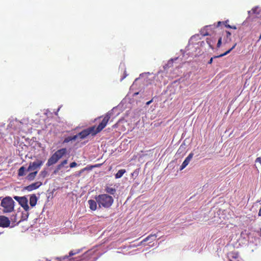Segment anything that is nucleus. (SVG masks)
<instances>
[{"label":"nucleus","instance_id":"nucleus-53","mask_svg":"<svg viewBox=\"0 0 261 261\" xmlns=\"http://www.w3.org/2000/svg\"><path fill=\"white\" fill-rule=\"evenodd\" d=\"M114 109H115V108H113V109H112L111 111L112 112Z\"/></svg>","mask_w":261,"mask_h":261},{"label":"nucleus","instance_id":"nucleus-23","mask_svg":"<svg viewBox=\"0 0 261 261\" xmlns=\"http://www.w3.org/2000/svg\"><path fill=\"white\" fill-rule=\"evenodd\" d=\"M5 123H0V138L3 137L5 135L4 133L3 132V130L5 128Z\"/></svg>","mask_w":261,"mask_h":261},{"label":"nucleus","instance_id":"nucleus-30","mask_svg":"<svg viewBox=\"0 0 261 261\" xmlns=\"http://www.w3.org/2000/svg\"><path fill=\"white\" fill-rule=\"evenodd\" d=\"M221 43H222V38H220L218 40V43L217 44V47H220L221 45Z\"/></svg>","mask_w":261,"mask_h":261},{"label":"nucleus","instance_id":"nucleus-8","mask_svg":"<svg viewBox=\"0 0 261 261\" xmlns=\"http://www.w3.org/2000/svg\"><path fill=\"white\" fill-rule=\"evenodd\" d=\"M80 251V249L75 250H71L69 253V255H65L63 257H58L57 259L58 261H62V260H65V259H68L69 260L71 259V258H69V257H71L74 255H75L79 253Z\"/></svg>","mask_w":261,"mask_h":261},{"label":"nucleus","instance_id":"nucleus-17","mask_svg":"<svg viewBox=\"0 0 261 261\" xmlns=\"http://www.w3.org/2000/svg\"><path fill=\"white\" fill-rule=\"evenodd\" d=\"M25 172H28L27 169H26L24 166H22L18 171V175L19 176H22L25 174Z\"/></svg>","mask_w":261,"mask_h":261},{"label":"nucleus","instance_id":"nucleus-40","mask_svg":"<svg viewBox=\"0 0 261 261\" xmlns=\"http://www.w3.org/2000/svg\"><path fill=\"white\" fill-rule=\"evenodd\" d=\"M11 220L14 222H16V216H14V218H11Z\"/></svg>","mask_w":261,"mask_h":261},{"label":"nucleus","instance_id":"nucleus-16","mask_svg":"<svg viewBox=\"0 0 261 261\" xmlns=\"http://www.w3.org/2000/svg\"><path fill=\"white\" fill-rule=\"evenodd\" d=\"M38 173V171H32V172H31L30 173H29L27 176V177H25V179L29 180V181H32L33 180L37 174Z\"/></svg>","mask_w":261,"mask_h":261},{"label":"nucleus","instance_id":"nucleus-2","mask_svg":"<svg viewBox=\"0 0 261 261\" xmlns=\"http://www.w3.org/2000/svg\"><path fill=\"white\" fill-rule=\"evenodd\" d=\"M15 202L10 197H6L1 201V205L3 207L4 213H10L14 210Z\"/></svg>","mask_w":261,"mask_h":261},{"label":"nucleus","instance_id":"nucleus-13","mask_svg":"<svg viewBox=\"0 0 261 261\" xmlns=\"http://www.w3.org/2000/svg\"><path fill=\"white\" fill-rule=\"evenodd\" d=\"M37 200L38 198L35 194H33L30 195L29 203L31 207H33L36 205Z\"/></svg>","mask_w":261,"mask_h":261},{"label":"nucleus","instance_id":"nucleus-6","mask_svg":"<svg viewBox=\"0 0 261 261\" xmlns=\"http://www.w3.org/2000/svg\"><path fill=\"white\" fill-rule=\"evenodd\" d=\"M43 161L41 160H37L33 162H31L27 168L28 171H35V170L39 169L43 164Z\"/></svg>","mask_w":261,"mask_h":261},{"label":"nucleus","instance_id":"nucleus-35","mask_svg":"<svg viewBox=\"0 0 261 261\" xmlns=\"http://www.w3.org/2000/svg\"><path fill=\"white\" fill-rule=\"evenodd\" d=\"M63 167V166L61 165V164H59L57 166V170H60Z\"/></svg>","mask_w":261,"mask_h":261},{"label":"nucleus","instance_id":"nucleus-26","mask_svg":"<svg viewBox=\"0 0 261 261\" xmlns=\"http://www.w3.org/2000/svg\"><path fill=\"white\" fill-rule=\"evenodd\" d=\"M72 137L71 136H69V137H66L64 140V143H68L70 141H73L72 140Z\"/></svg>","mask_w":261,"mask_h":261},{"label":"nucleus","instance_id":"nucleus-48","mask_svg":"<svg viewBox=\"0 0 261 261\" xmlns=\"http://www.w3.org/2000/svg\"><path fill=\"white\" fill-rule=\"evenodd\" d=\"M59 170H57V169L56 168V170L54 171V173L56 174Z\"/></svg>","mask_w":261,"mask_h":261},{"label":"nucleus","instance_id":"nucleus-52","mask_svg":"<svg viewBox=\"0 0 261 261\" xmlns=\"http://www.w3.org/2000/svg\"><path fill=\"white\" fill-rule=\"evenodd\" d=\"M120 66H124V64H120Z\"/></svg>","mask_w":261,"mask_h":261},{"label":"nucleus","instance_id":"nucleus-50","mask_svg":"<svg viewBox=\"0 0 261 261\" xmlns=\"http://www.w3.org/2000/svg\"><path fill=\"white\" fill-rule=\"evenodd\" d=\"M221 21H219V22H218V25H217V27L220 26V25L221 24Z\"/></svg>","mask_w":261,"mask_h":261},{"label":"nucleus","instance_id":"nucleus-42","mask_svg":"<svg viewBox=\"0 0 261 261\" xmlns=\"http://www.w3.org/2000/svg\"><path fill=\"white\" fill-rule=\"evenodd\" d=\"M258 215L259 216H261V206H260V208L259 210V212H258Z\"/></svg>","mask_w":261,"mask_h":261},{"label":"nucleus","instance_id":"nucleus-54","mask_svg":"<svg viewBox=\"0 0 261 261\" xmlns=\"http://www.w3.org/2000/svg\"><path fill=\"white\" fill-rule=\"evenodd\" d=\"M46 261H51V260H48L46 259Z\"/></svg>","mask_w":261,"mask_h":261},{"label":"nucleus","instance_id":"nucleus-41","mask_svg":"<svg viewBox=\"0 0 261 261\" xmlns=\"http://www.w3.org/2000/svg\"><path fill=\"white\" fill-rule=\"evenodd\" d=\"M236 45H237V43H235V44L232 46V47L231 48H230L229 49H231V51L233 48H234V47H236Z\"/></svg>","mask_w":261,"mask_h":261},{"label":"nucleus","instance_id":"nucleus-10","mask_svg":"<svg viewBox=\"0 0 261 261\" xmlns=\"http://www.w3.org/2000/svg\"><path fill=\"white\" fill-rule=\"evenodd\" d=\"M10 224V221L9 219L4 216H0V226L1 227H8Z\"/></svg>","mask_w":261,"mask_h":261},{"label":"nucleus","instance_id":"nucleus-39","mask_svg":"<svg viewBox=\"0 0 261 261\" xmlns=\"http://www.w3.org/2000/svg\"><path fill=\"white\" fill-rule=\"evenodd\" d=\"M152 99H151V100H150V101H147V102H146V105H150V104L152 102Z\"/></svg>","mask_w":261,"mask_h":261},{"label":"nucleus","instance_id":"nucleus-38","mask_svg":"<svg viewBox=\"0 0 261 261\" xmlns=\"http://www.w3.org/2000/svg\"><path fill=\"white\" fill-rule=\"evenodd\" d=\"M213 58H211V59L208 62V64H212L213 62Z\"/></svg>","mask_w":261,"mask_h":261},{"label":"nucleus","instance_id":"nucleus-11","mask_svg":"<svg viewBox=\"0 0 261 261\" xmlns=\"http://www.w3.org/2000/svg\"><path fill=\"white\" fill-rule=\"evenodd\" d=\"M21 124V122L17 121L16 119L10 120L8 126L9 128L17 129V127H19Z\"/></svg>","mask_w":261,"mask_h":261},{"label":"nucleus","instance_id":"nucleus-37","mask_svg":"<svg viewBox=\"0 0 261 261\" xmlns=\"http://www.w3.org/2000/svg\"><path fill=\"white\" fill-rule=\"evenodd\" d=\"M226 34H227V37L230 36V35H231V33L228 31H226Z\"/></svg>","mask_w":261,"mask_h":261},{"label":"nucleus","instance_id":"nucleus-1","mask_svg":"<svg viewBox=\"0 0 261 261\" xmlns=\"http://www.w3.org/2000/svg\"><path fill=\"white\" fill-rule=\"evenodd\" d=\"M95 200L97 202L99 207L109 208L114 202L113 197L106 194L96 196Z\"/></svg>","mask_w":261,"mask_h":261},{"label":"nucleus","instance_id":"nucleus-33","mask_svg":"<svg viewBox=\"0 0 261 261\" xmlns=\"http://www.w3.org/2000/svg\"><path fill=\"white\" fill-rule=\"evenodd\" d=\"M67 163H68L67 160H65L63 161H62L60 164L63 167L65 165L67 164Z\"/></svg>","mask_w":261,"mask_h":261},{"label":"nucleus","instance_id":"nucleus-9","mask_svg":"<svg viewBox=\"0 0 261 261\" xmlns=\"http://www.w3.org/2000/svg\"><path fill=\"white\" fill-rule=\"evenodd\" d=\"M194 155V153L192 152H191L188 156L186 158V159L184 160L183 163H182L180 167V170H183L185 168L187 167V166L189 164L190 162L193 158V156Z\"/></svg>","mask_w":261,"mask_h":261},{"label":"nucleus","instance_id":"nucleus-3","mask_svg":"<svg viewBox=\"0 0 261 261\" xmlns=\"http://www.w3.org/2000/svg\"><path fill=\"white\" fill-rule=\"evenodd\" d=\"M13 198L25 211H29L30 207L28 205V199L26 196L19 197L15 196Z\"/></svg>","mask_w":261,"mask_h":261},{"label":"nucleus","instance_id":"nucleus-25","mask_svg":"<svg viewBox=\"0 0 261 261\" xmlns=\"http://www.w3.org/2000/svg\"><path fill=\"white\" fill-rule=\"evenodd\" d=\"M231 51V49H228L227 51H226V52H225L224 53L222 54H221L219 56H216L214 58H220V57H222L226 55H227L228 54H229L230 52Z\"/></svg>","mask_w":261,"mask_h":261},{"label":"nucleus","instance_id":"nucleus-49","mask_svg":"<svg viewBox=\"0 0 261 261\" xmlns=\"http://www.w3.org/2000/svg\"><path fill=\"white\" fill-rule=\"evenodd\" d=\"M231 29H237V27L236 26H231Z\"/></svg>","mask_w":261,"mask_h":261},{"label":"nucleus","instance_id":"nucleus-28","mask_svg":"<svg viewBox=\"0 0 261 261\" xmlns=\"http://www.w3.org/2000/svg\"><path fill=\"white\" fill-rule=\"evenodd\" d=\"M257 234L259 237L261 239V228H258V229L255 230Z\"/></svg>","mask_w":261,"mask_h":261},{"label":"nucleus","instance_id":"nucleus-43","mask_svg":"<svg viewBox=\"0 0 261 261\" xmlns=\"http://www.w3.org/2000/svg\"><path fill=\"white\" fill-rule=\"evenodd\" d=\"M201 34H202L203 36H206V35H208V33H203V32H201Z\"/></svg>","mask_w":261,"mask_h":261},{"label":"nucleus","instance_id":"nucleus-21","mask_svg":"<svg viewBox=\"0 0 261 261\" xmlns=\"http://www.w3.org/2000/svg\"><path fill=\"white\" fill-rule=\"evenodd\" d=\"M156 237H157V236L155 234L149 235L148 237H147L146 238H145L143 240V241H150V242H151L154 240L155 238Z\"/></svg>","mask_w":261,"mask_h":261},{"label":"nucleus","instance_id":"nucleus-51","mask_svg":"<svg viewBox=\"0 0 261 261\" xmlns=\"http://www.w3.org/2000/svg\"><path fill=\"white\" fill-rule=\"evenodd\" d=\"M85 169H86V168H84V169H82V170L81 171L80 173H81L83 171H85Z\"/></svg>","mask_w":261,"mask_h":261},{"label":"nucleus","instance_id":"nucleus-14","mask_svg":"<svg viewBox=\"0 0 261 261\" xmlns=\"http://www.w3.org/2000/svg\"><path fill=\"white\" fill-rule=\"evenodd\" d=\"M59 160L54 155V154L51 156L50 158L48 160L47 163L46 165L48 166H50L55 164H56Z\"/></svg>","mask_w":261,"mask_h":261},{"label":"nucleus","instance_id":"nucleus-5","mask_svg":"<svg viewBox=\"0 0 261 261\" xmlns=\"http://www.w3.org/2000/svg\"><path fill=\"white\" fill-rule=\"evenodd\" d=\"M90 134H91L92 136H94L96 134V132H95V126H91L84 129L81 132L79 133V136H80V139L81 140H83L86 138Z\"/></svg>","mask_w":261,"mask_h":261},{"label":"nucleus","instance_id":"nucleus-24","mask_svg":"<svg viewBox=\"0 0 261 261\" xmlns=\"http://www.w3.org/2000/svg\"><path fill=\"white\" fill-rule=\"evenodd\" d=\"M47 172L44 170L42 171L40 173L39 176L42 178H44L47 176Z\"/></svg>","mask_w":261,"mask_h":261},{"label":"nucleus","instance_id":"nucleus-15","mask_svg":"<svg viewBox=\"0 0 261 261\" xmlns=\"http://www.w3.org/2000/svg\"><path fill=\"white\" fill-rule=\"evenodd\" d=\"M88 202L89 205V207L92 211H95L96 210L97 202L96 200L95 201L94 200L90 199L88 201Z\"/></svg>","mask_w":261,"mask_h":261},{"label":"nucleus","instance_id":"nucleus-32","mask_svg":"<svg viewBox=\"0 0 261 261\" xmlns=\"http://www.w3.org/2000/svg\"><path fill=\"white\" fill-rule=\"evenodd\" d=\"M127 76V74L126 73V70H124L123 76L121 79L120 81H122L124 79H125Z\"/></svg>","mask_w":261,"mask_h":261},{"label":"nucleus","instance_id":"nucleus-20","mask_svg":"<svg viewBox=\"0 0 261 261\" xmlns=\"http://www.w3.org/2000/svg\"><path fill=\"white\" fill-rule=\"evenodd\" d=\"M105 191L107 193L111 194V195H114L116 193V189L115 188L107 187L106 188Z\"/></svg>","mask_w":261,"mask_h":261},{"label":"nucleus","instance_id":"nucleus-31","mask_svg":"<svg viewBox=\"0 0 261 261\" xmlns=\"http://www.w3.org/2000/svg\"><path fill=\"white\" fill-rule=\"evenodd\" d=\"M77 166V163L76 162H72L70 164V168H74Z\"/></svg>","mask_w":261,"mask_h":261},{"label":"nucleus","instance_id":"nucleus-29","mask_svg":"<svg viewBox=\"0 0 261 261\" xmlns=\"http://www.w3.org/2000/svg\"><path fill=\"white\" fill-rule=\"evenodd\" d=\"M72 137V138L73 139L72 140L73 141H75L77 139H80V136H79V133L73 136H71Z\"/></svg>","mask_w":261,"mask_h":261},{"label":"nucleus","instance_id":"nucleus-45","mask_svg":"<svg viewBox=\"0 0 261 261\" xmlns=\"http://www.w3.org/2000/svg\"><path fill=\"white\" fill-rule=\"evenodd\" d=\"M225 26H226V27H227L228 28H230V29L231 28V25H230L229 24L226 25Z\"/></svg>","mask_w":261,"mask_h":261},{"label":"nucleus","instance_id":"nucleus-44","mask_svg":"<svg viewBox=\"0 0 261 261\" xmlns=\"http://www.w3.org/2000/svg\"><path fill=\"white\" fill-rule=\"evenodd\" d=\"M248 13L249 15H250L251 14H252V10L248 11Z\"/></svg>","mask_w":261,"mask_h":261},{"label":"nucleus","instance_id":"nucleus-4","mask_svg":"<svg viewBox=\"0 0 261 261\" xmlns=\"http://www.w3.org/2000/svg\"><path fill=\"white\" fill-rule=\"evenodd\" d=\"M111 115H112V112L111 111L108 112L107 113L106 116L104 117V118L102 120V121L97 126L96 128H95V132H96V134L100 132L103 128H104L106 127L109 119L111 117Z\"/></svg>","mask_w":261,"mask_h":261},{"label":"nucleus","instance_id":"nucleus-34","mask_svg":"<svg viewBox=\"0 0 261 261\" xmlns=\"http://www.w3.org/2000/svg\"><path fill=\"white\" fill-rule=\"evenodd\" d=\"M258 8V7H255L253 8L251 10L252 11V14H255L256 13V10Z\"/></svg>","mask_w":261,"mask_h":261},{"label":"nucleus","instance_id":"nucleus-22","mask_svg":"<svg viewBox=\"0 0 261 261\" xmlns=\"http://www.w3.org/2000/svg\"><path fill=\"white\" fill-rule=\"evenodd\" d=\"M126 171L125 169H121L119 170L117 173L115 174V178H121L123 175L125 173Z\"/></svg>","mask_w":261,"mask_h":261},{"label":"nucleus","instance_id":"nucleus-47","mask_svg":"<svg viewBox=\"0 0 261 261\" xmlns=\"http://www.w3.org/2000/svg\"><path fill=\"white\" fill-rule=\"evenodd\" d=\"M139 93V92H135L133 94V96H135L137 95H138Z\"/></svg>","mask_w":261,"mask_h":261},{"label":"nucleus","instance_id":"nucleus-19","mask_svg":"<svg viewBox=\"0 0 261 261\" xmlns=\"http://www.w3.org/2000/svg\"><path fill=\"white\" fill-rule=\"evenodd\" d=\"M29 216V211H25L24 210V212H22V213H21V218L20 220L19 221V222H20L22 221L27 220V219L28 218Z\"/></svg>","mask_w":261,"mask_h":261},{"label":"nucleus","instance_id":"nucleus-12","mask_svg":"<svg viewBox=\"0 0 261 261\" xmlns=\"http://www.w3.org/2000/svg\"><path fill=\"white\" fill-rule=\"evenodd\" d=\"M67 152V149L65 148H62L56 151L54 155L58 159V160H60L61 159Z\"/></svg>","mask_w":261,"mask_h":261},{"label":"nucleus","instance_id":"nucleus-7","mask_svg":"<svg viewBox=\"0 0 261 261\" xmlns=\"http://www.w3.org/2000/svg\"><path fill=\"white\" fill-rule=\"evenodd\" d=\"M42 185V182L40 181H37L34 183H33L28 186L24 187L23 188V190H27L29 192H31L34 190H36L39 188Z\"/></svg>","mask_w":261,"mask_h":261},{"label":"nucleus","instance_id":"nucleus-27","mask_svg":"<svg viewBox=\"0 0 261 261\" xmlns=\"http://www.w3.org/2000/svg\"><path fill=\"white\" fill-rule=\"evenodd\" d=\"M177 59V58H175L174 59H172L168 61V63H167V65L168 66H169V67H170V66L172 65V63H173V61H174V60H176Z\"/></svg>","mask_w":261,"mask_h":261},{"label":"nucleus","instance_id":"nucleus-18","mask_svg":"<svg viewBox=\"0 0 261 261\" xmlns=\"http://www.w3.org/2000/svg\"><path fill=\"white\" fill-rule=\"evenodd\" d=\"M229 261H239L238 257V254L237 253H231L229 255Z\"/></svg>","mask_w":261,"mask_h":261},{"label":"nucleus","instance_id":"nucleus-36","mask_svg":"<svg viewBox=\"0 0 261 261\" xmlns=\"http://www.w3.org/2000/svg\"><path fill=\"white\" fill-rule=\"evenodd\" d=\"M255 162H259L260 164V165H261V158L260 157L257 158L256 159Z\"/></svg>","mask_w":261,"mask_h":261},{"label":"nucleus","instance_id":"nucleus-46","mask_svg":"<svg viewBox=\"0 0 261 261\" xmlns=\"http://www.w3.org/2000/svg\"><path fill=\"white\" fill-rule=\"evenodd\" d=\"M146 242V241H143V240H142V241L140 243V244H139V245H141V244H142L144 243V242Z\"/></svg>","mask_w":261,"mask_h":261}]
</instances>
